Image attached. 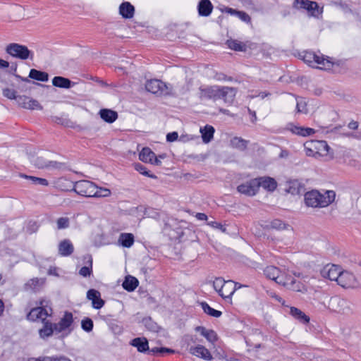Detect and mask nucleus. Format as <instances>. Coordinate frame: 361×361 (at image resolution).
<instances>
[{
	"mask_svg": "<svg viewBox=\"0 0 361 361\" xmlns=\"http://www.w3.org/2000/svg\"><path fill=\"white\" fill-rule=\"evenodd\" d=\"M36 304L38 306L32 308L27 314L26 318L31 322L41 319L43 326L39 330V335L41 338L47 339L54 333L56 334V323L47 319V317H51L53 314L51 302L49 300L41 299Z\"/></svg>",
	"mask_w": 361,
	"mask_h": 361,
	"instance_id": "f257e3e1",
	"label": "nucleus"
},
{
	"mask_svg": "<svg viewBox=\"0 0 361 361\" xmlns=\"http://www.w3.org/2000/svg\"><path fill=\"white\" fill-rule=\"evenodd\" d=\"M336 197V193L333 190H326L321 193L317 190H312L305 194V203L307 207L312 208H322L331 204Z\"/></svg>",
	"mask_w": 361,
	"mask_h": 361,
	"instance_id": "f03ea898",
	"label": "nucleus"
},
{
	"mask_svg": "<svg viewBox=\"0 0 361 361\" xmlns=\"http://www.w3.org/2000/svg\"><path fill=\"white\" fill-rule=\"evenodd\" d=\"M145 89L147 92L159 96H175L173 87L158 79H151L146 82Z\"/></svg>",
	"mask_w": 361,
	"mask_h": 361,
	"instance_id": "7ed1b4c3",
	"label": "nucleus"
},
{
	"mask_svg": "<svg viewBox=\"0 0 361 361\" xmlns=\"http://www.w3.org/2000/svg\"><path fill=\"white\" fill-rule=\"evenodd\" d=\"M59 183H70L73 186L71 190L75 192L79 195L87 197H92L93 191L95 190V184L87 180H81L75 183H72L67 179L61 178Z\"/></svg>",
	"mask_w": 361,
	"mask_h": 361,
	"instance_id": "20e7f679",
	"label": "nucleus"
},
{
	"mask_svg": "<svg viewBox=\"0 0 361 361\" xmlns=\"http://www.w3.org/2000/svg\"><path fill=\"white\" fill-rule=\"evenodd\" d=\"M302 60L307 64L312 65L316 63L319 65L318 68L322 70H331L334 63L329 57H325L324 55H318L312 51H305L302 56Z\"/></svg>",
	"mask_w": 361,
	"mask_h": 361,
	"instance_id": "39448f33",
	"label": "nucleus"
},
{
	"mask_svg": "<svg viewBox=\"0 0 361 361\" xmlns=\"http://www.w3.org/2000/svg\"><path fill=\"white\" fill-rule=\"evenodd\" d=\"M6 52L14 58L21 60L33 59V53L28 48L18 43H11L6 47Z\"/></svg>",
	"mask_w": 361,
	"mask_h": 361,
	"instance_id": "423d86ee",
	"label": "nucleus"
},
{
	"mask_svg": "<svg viewBox=\"0 0 361 361\" xmlns=\"http://www.w3.org/2000/svg\"><path fill=\"white\" fill-rule=\"evenodd\" d=\"M293 7L295 9H304L310 16L318 18L322 13V8H319L316 1L310 0H294Z\"/></svg>",
	"mask_w": 361,
	"mask_h": 361,
	"instance_id": "0eeeda50",
	"label": "nucleus"
},
{
	"mask_svg": "<svg viewBox=\"0 0 361 361\" xmlns=\"http://www.w3.org/2000/svg\"><path fill=\"white\" fill-rule=\"evenodd\" d=\"M73 314L68 311L65 312L63 317L56 323V334L63 333V336H68L73 330Z\"/></svg>",
	"mask_w": 361,
	"mask_h": 361,
	"instance_id": "6e6552de",
	"label": "nucleus"
},
{
	"mask_svg": "<svg viewBox=\"0 0 361 361\" xmlns=\"http://www.w3.org/2000/svg\"><path fill=\"white\" fill-rule=\"evenodd\" d=\"M237 190L245 195L254 196L259 190V183L255 178H253L239 185Z\"/></svg>",
	"mask_w": 361,
	"mask_h": 361,
	"instance_id": "1a4fd4ad",
	"label": "nucleus"
},
{
	"mask_svg": "<svg viewBox=\"0 0 361 361\" xmlns=\"http://www.w3.org/2000/svg\"><path fill=\"white\" fill-rule=\"evenodd\" d=\"M264 274L267 279L274 281L278 284L286 285L287 283V281H285L286 277L281 274V271L274 266L267 267L264 270Z\"/></svg>",
	"mask_w": 361,
	"mask_h": 361,
	"instance_id": "9d476101",
	"label": "nucleus"
},
{
	"mask_svg": "<svg viewBox=\"0 0 361 361\" xmlns=\"http://www.w3.org/2000/svg\"><path fill=\"white\" fill-rule=\"evenodd\" d=\"M30 162L38 169H59L62 164L56 161H47L42 157L32 156Z\"/></svg>",
	"mask_w": 361,
	"mask_h": 361,
	"instance_id": "9b49d317",
	"label": "nucleus"
},
{
	"mask_svg": "<svg viewBox=\"0 0 361 361\" xmlns=\"http://www.w3.org/2000/svg\"><path fill=\"white\" fill-rule=\"evenodd\" d=\"M218 90L219 86L213 85V86H207L203 87L201 86L199 88V98L201 100H218Z\"/></svg>",
	"mask_w": 361,
	"mask_h": 361,
	"instance_id": "f8f14e48",
	"label": "nucleus"
},
{
	"mask_svg": "<svg viewBox=\"0 0 361 361\" xmlns=\"http://www.w3.org/2000/svg\"><path fill=\"white\" fill-rule=\"evenodd\" d=\"M218 100L223 99L226 104H231L235 97L237 90L228 86H219Z\"/></svg>",
	"mask_w": 361,
	"mask_h": 361,
	"instance_id": "ddd939ff",
	"label": "nucleus"
},
{
	"mask_svg": "<svg viewBox=\"0 0 361 361\" xmlns=\"http://www.w3.org/2000/svg\"><path fill=\"white\" fill-rule=\"evenodd\" d=\"M336 281L339 286L345 288L354 287L356 283L355 277L352 273L342 270Z\"/></svg>",
	"mask_w": 361,
	"mask_h": 361,
	"instance_id": "4468645a",
	"label": "nucleus"
},
{
	"mask_svg": "<svg viewBox=\"0 0 361 361\" xmlns=\"http://www.w3.org/2000/svg\"><path fill=\"white\" fill-rule=\"evenodd\" d=\"M341 268L335 264H326L321 270V275L331 281H336L339 276Z\"/></svg>",
	"mask_w": 361,
	"mask_h": 361,
	"instance_id": "2eb2a0df",
	"label": "nucleus"
},
{
	"mask_svg": "<svg viewBox=\"0 0 361 361\" xmlns=\"http://www.w3.org/2000/svg\"><path fill=\"white\" fill-rule=\"evenodd\" d=\"M16 102L20 107L24 109L31 110L42 109L38 101L25 95L18 96L16 98Z\"/></svg>",
	"mask_w": 361,
	"mask_h": 361,
	"instance_id": "dca6fc26",
	"label": "nucleus"
},
{
	"mask_svg": "<svg viewBox=\"0 0 361 361\" xmlns=\"http://www.w3.org/2000/svg\"><path fill=\"white\" fill-rule=\"evenodd\" d=\"M87 298L92 301V307L96 310L101 309L105 304V301L101 298V293L95 289H90L87 292Z\"/></svg>",
	"mask_w": 361,
	"mask_h": 361,
	"instance_id": "f3484780",
	"label": "nucleus"
},
{
	"mask_svg": "<svg viewBox=\"0 0 361 361\" xmlns=\"http://www.w3.org/2000/svg\"><path fill=\"white\" fill-rule=\"evenodd\" d=\"M189 353L205 360H211L213 358L209 350L202 345L191 346L189 349Z\"/></svg>",
	"mask_w": 361,
	"mask_h": 361,
	"instance_id": "a211bd4d",
	"label": "nucleus"
},
{
	"mask_svg": "<svg viewBox=\"0 0 361 361\" xmlns=\"http://www.w3.org/2000/svg\"><path fill=\"white\" fill-rule=\"evenodd\" d=\"M58 250L60 255L67 257L72 255L74 247L70 240L65 239L59 243Z\"/></svg>",
	"mask_w": 361,
	"mask_h": 361,
	"instance_id": "6ab92c4d",
	"label": "nucleus"
},
{
	"mask_svg": "<svg viewBox=\"0 0 361 361\" xmlns=\"http://www.w3.org/2000/svg\"><path fill=\"white\" fill-rule=\"evenodd\" d=\"M285 281H287V283L283 286L287 287V288L291 290L301 293H305L307 291V288L302 283L298 281L295 279H292L291 277H286Z\"/></svg>",
	"mask_w": 361,
	"mask_h": 361,
	"instance_id": "aec40b11",
	"label": "nucleus"
},
{
	"mask_svg": "<svg viewBox=\"0 0 361 361\" xmlns=\"http://www.w3.org/2000/svg\"><path fill=\"white\" fill-rule=\"evenodd\" d=\"M213 5L209 0H200L197 5L198 14L200 16H209L213 10Z\"/></svg>",
	"mask_w": 361,
	"mask_h": 361,
	"instance_id": "412c9836",
	"label": "nucleus"
},
{
	"mask_svg": "<svg viewBox=\"0 0 361 361\" xmlns=\"http://www.w3.org/2000/svg\"><path fill=\"white\" fill-rule=\"evenodd\" d=\"M255 179L259 183V188L262 187L269 191H274L277 187V183L273 178L261 177Z\"/></svg>",
	"mask_w": 361,
	"mask_h": 361,
	"instance_id": "4be33fe9",
	"label": "nucleus"
},
{
	"mask_svg": "<svg viewBox=\"0 0 361 361\" xmlns=\"http://www.w3.org/2000/svg\"><path fill=\"white\" fill-rule=\"evenodd\" d=\"M237 284L238 283H235L231 280L226 281L219 295L225 299L230 298L236 290Z\"/></svg>",
	"mask_w": 361,
	"mask_h": 361,
	"instance_id": "5701e85b",
	"label": "nucleus"
},
{
	"mask_svg": "<svg viewBox=\"0 0 361 361\" xmlns=\"http://www.w3.org/2000/svg\"><path fill=\"white\" fill-rule=\"evenodd\" d=\"M130 344L135 347L138 352L140 353H146L149 350V343L148 341L145 337H137L133 338L130 342Z\"/></svg>",
	"mask_w": 361,
	"mask_h": 361,
	"instance_id": "b1692460",
	"label": "nucleus"
},
{
	"mask_svg": "<svg viewBox=\"0 0 361 361\" xmlns=\"http://www.w3.org/2000/svg\"><path fill=\"white\" fill-rule=\"evenodd\" d=\"M288 129L294 134L306 137L311 135L315 133V130L311 128H305L302 126H296L292 123L288 125Z\"/></svg>",
	"mask_w": 361,
	"mask_h": 361,
	"instance_id": "393cba45",
	"label": "nucleus"
},
{
	"mask_svg": "<svg viewBox=\"0 0 361 361\" xmlns=\"http://www.w3.org/2000/svg\"><path fill=\"white\" fill-rule=\"evenodd\" d=\"M135 8L129 2H123L119 6V13L126 19L132 18L134 16Z\"/></svg>",
	"mask_w": 361,
	"mask_h": 361,
	"instance_id": "a878e982",
	"label": "nucleus"
},
{
	"mask_svg": "<svg viewBox=\"0 0 361 361\" xmlns=\"http://www.w3.org/2000/svg\"><path fill=\"white\" fill-rule=\"evenodd\" d=\"M99 114L102 120L109 123H114L118 118V113L109 109H102Z\"/></svg>",
	"mask_w": 361,
	"mask_h": 361,
	"instance_id": "bb28decb",
	"label": "nucleus"
},
{
	"mask_svg": "<svg viewBox=\"0 0 361 361\" xmlns=\"http://www.w3.org/2000/svg\"><path fill=\"white\" fill-rule=\"evenodd\" d=\"M305 190V185L298 180H293L288 182V188L287 192L295 195H300Z\"/></svg>",
	"mask_w": 361,
	"mask_h": 361,
	"instance_id": "cd10ccee",
	"label": "nucleus"
},
{
	"mask_svg": "<svg viewBox=\"0 0 361 361\" xmlns=\"http://www.w3.org/2000/svg\"><path fill=\"white\" fill-rule=\"evenodd\" d=\"M52 84L57 87L68 89L72 87L73 82L68 78L62 76H55L52 79Z\"/></svg>",
	"mask_w": 361,
	"mask_h": 361,
	"instance_id": "c85d7f7f",
	"label": "nucleus"
},
{
	"mask_svg": "<svg viewBox=\"0 0 361 361\" xmlns=\"http://www.w3.org/2000/svg\"><path fill=\"white\" fill-rule=\"evenodd\" d=\"M290 314L302 324H307L310 322V317L297 307H291Z\"/></svg>",
	"mask_w": 361,
	"mask_h": 361,
	"instance_id": "c756f323",
	"label": "nucleus"
},
{
	"mask_svg": "<svg viewBox=\"0 0 361 361\" xmlns=\"http://www.w3.org/2000/svg\"><path fill=\"white\" fill-rule=\"evenodd\" d=\"M138 280L132 276H128L126 277L123 282V288L128 292L133 291L138 286Z\"/></svg>",
	"mask_w": 361,
	"mask_h": 361,
	"instance_id": "7c9ffc66",
	"label": "nucleus"
},
{
	"mask_svg": "<svg viewBox=\"0 0 361 361\" xmlns=\"http://www.w3.org/2000/svg\"><path fill=\"white\" fill-rule=\"evenodd\" d=\"M134 235L129 233H123L118 238L119 243L124 247H130L134 243Z\"/></svg>",
	"mask_w": 361,
	"mask_h": 361,
	"instance_id": "2f4dec72",
	"label": "nucleus"
},
{
	"mask_svg": "<svg viewBox=\"0 0 361 361\" xmlns=\"http://www.w3.org/2000/svg\"><path fill=\"white\" fill-rule=\"evenodd\" d=\"M29 78L37 81L47 82L49 80V75L46 72L32 68L30 71Z\"/></svg>",
	"mask_w": 361,
	"mask_h": 361,
	"instance_id": "473e14b6",
	"label": "nucleus"
},
{
	"mask_svg": "<svg viewBox=\"0 0 361 361\" xmlns=\"http://www.w3.org/2000/svg\"><path fill=\"white\" fill-rule=\"evenodd\" d=\"M154 157L155 153L152 152L149 147H144L139 154L140 160L146 163L152 162V160Z\"/></svg>",
	"mask_w": 361,
	"mask_h": 361,
	"instance_id": "72a5a7b5",
	"label": "nucleus"
},
{
	"mask_svg": "<svg viewBox=\"0 0 361 361\" xmlns=\"http://www.w3.org/2000/svg\"><path fill=\"white\" fill-rule=\"evenodd\" d=\"M214 131L213 126L209 125H207L204 128L201 129L200 132L203 142L205 143L209 142L213 138Z\"/></svg>",
	"mask_w": 361,
	"mask_h": 361,
	"instance_id": "f704fd0d",
	"label": "nucleus"
},
{
	"mask_svg": "<svg viewBox=\"0 0 361 361\" xmlns=\"http://www.w3.org/2000/svg\"><path fill=\"white\" fill-rule=\"evenodd\" d=\"M226 44L231 49L236 51H245L247 50L246 44L236 39H228Z\"/></svg>",
	"mask_w": 361,
	"mask_h": 361,
	"instance_id": "c9c22d12",
	"label": "nucleus"
},
{
	"mask_svg": "<svg viewBox=\"0 0 361 361\" xmlns=\"http://www.w3.org/2000/svg\"><path fill=\"white\" fill-rule=\"evenodd\" d=\"M200 305L204 312L211 317L218 318L222 314L221 311L214 310V308L211 307L206 302H202Z\"/></svg>",
	"mask_w": 361,
	"mask_h": 361,
	"instance_id": "e433bc0d",
	"label": "nucleus"
},
{
	"mask_svg": "<svg viewBox=\"0 0 361 361\" xmlns=\"http://www.w3.org/2000/svg\"><path fill=\"white\" fill-rule=\"evenodd\" d=\"M248 141L241 138L235 137L231 140V145L233 147L237 148L241 151L246 149Z\"/></svg>",
	"mask_w": 361,
	"mask_h": 361,
	"instance_id": "4c0bfd02",
	"label": "nucleus"
},
{
	"mask_svg": "<svg viewBox=\"0 0 361 361\" xmlns=\"http://www.w3.org/2000/svg\"><path fill=\"white\" fill-rule=\"evenodd\" d=\"M290 226L280 219H276L271 221L269 225H267V228L276 229V230H284L287 229Z\"/></svg>",
	"mask_w": 361,
	"mask_h": 361,
	"instance_id": "58836bf2",
	"label": "nucleus"
},
{
	"mask_svg": "<svg viewBox=\"0 0 361 361\" xmlns=\"http://www.w3.org/2000/svg\"><path fill=\"white\" fill-rule=\"evenodd\" d=\"M111 192L106 188H99L95 185V190L93 191L92 197H109Z\"/></svg>",
	"mask_w": 361,
	"mask_h": 361,
	"instance_id": "ea45409f",
	"label": "nucleus"
},
{
	"mask_svg": "<svg viewBox=\"0 0 361 361\" xmlns=\"http://www.w3.org/2000/svg\"><path fill=\"white\" fill-rule=\"evenodd\" d=\"M135 169L138 171L140 173L146 176L147 177H149L153 179L157 178V176L154 175V173H150L149 171L147 169V168L140 163H135L134 165Z\"/></svg>",
	"mask_w": 361,
	"mask_h": 361,
	"instance_id": "a19ab883",
	"label": "nucleus"
},
{
	"mask_svg": "<svg viewBox=\"0 0 361 361\" xmlns=\"http://www.w3.org/2000/svg\"><path fill=\"white\" fill-rule=\"evenodd\" d=\"M87 262L89 265L82 267L79 271L80 275L83 277L90 276L92 274V259L91 256H88Z\"/></svg>",
	"mask_w": 361,
	"mask_h": 361,
	"instance_id": "79ce46f5",
	"label": "nucleus"
},
{
	"mask_svg": "<svg viewBox=\"0 0 361 361\" xmlns=\"http://www.w3.org/2000/svg\"><path fill=\"white\" fill-rule=\"evenodd\" d=\"M70 226V219L66 216L59 217L56 220V228L62 230L68 228Z\"/></svg>",
	"mask_w": 361,
	"mask_h": 361,
	"instance_id": "37998d69",
	"label": "nucleus"
},
{
	"mask_svg": "<svg viewBox=\"0 0 361 361\" xmlns=\"http://www.w3.org/2000/svg\"><path fill=\"white\" fill-rule=\"evenodd\" d=\"M21 176L32 180V183L35 185H41L44 186H47L49 185L48 180L45 178L27 175H22Z\"/></svg>",
	"mask_w": 361,
	"mask_h": 361,
	"instance_id": "c03bdc74",
	"label": "nucleus"
},
{
	"mask_svg": "<svg viewBox=\"0 0 361 361\" xmlns=\"http://www.w3.org/2000/svg\"><path fill=\"white\" fill-rule=\"evenodd\" d=\"M40 285V280L38 278H34L29 280L25 285V288L26 290L31 289L33 290H36L38 289Z\"/></svg>",
	"mask_w": 361,
	"mask_h": 361,
	"instance_id": "a18cd8bd",
	"label": "nucleus"
},
{
	"mask_svg": "<svg viewBox=\"0 0 361 361\" xmlns=\"http://www.w3.org/2000/svg\"><path fill=\"white\" fill-rule=\"evenodd\" d=\"M93 321L89 317L83 319L81 322V327L86 332L92 331L93 329Z\"/></svg>",
	"mask_w": 361,
	"mask_h": 361,
	"instance_id": "49530a36",
	"label": "nucleus"
},
{
	"mask_svg": "<svg viewBox=\"0 0 361 361\" xmlns=\"http://www.w3.org/2000/svg\"><path fill=\"white\" fill-rule=\"evenodd\" d=\"M226 281L221 277L216 278L215 280L213 281V287L215 289V290L220 294L224 285Z\"/></svg>",
	"mask_w": 361,
	"mask_h": 361,
	"instance_id": "de8ad7c7",
	"label": "nucleus"
},
{
	"mask_svg": "<svg viewBox=\"0 0 361 361\" xmlns=\"http://www.w3.org/2000/svg\"><path fill=\"white\" fill-rule=\"evenodd\" d=\"M3 95L9 99H16L18 96H16V92L10 88H4L3 90Z\"/></svg>",
	"mask_w": 361,
	"mask_h": 361,
	"instance_id": "09e8293b",
	"label": "nucleus"
},
{
	"mask_svg": "<svg viewBox=\"0 0 361 361\" xmlns=\"http://www.w3.org/2000/svg\"><path fill=\"white\" fill-rule=\"evenodd\" d=\"M207 225L209 226L217 228L221 230L223 233H225L226 231V228L225 226L222 225L221 224L216 222L215 221H211L207 222Z\"/></svg>",
	"mask_w": 361,
	"mask_h": 361,
	"instance_id": "8fccbe9b",
	"label": "nucleus"
},
{
	"mask_svg": "<svg viewBox=\"0 0 361 361\" xmlns=\"http://www.w3.org/2000/svg\"><path fill=\"white\" fill-rule=\"evenodd\" d=\"M17 71V64L15 63V64H12L11 68H10V70L8 71V73L11 75H15L17 78H19L23 81H25V82H30V80L27 78H22L21 76L18 75H16V73Z\"/></svg>",
	"mask_w": 361,
	"mask_h": 361,
	"instance_id": "3c124183",
	"label": "nucleus"
},
{
	"mask_svg": "<svg viewBox=\"0 0 361 361\" xmlns=\"http://www.w3.org/2000/svg\"><path fill=\"white\" fill-rule=\"evenodd\" d=\"M296 111H297V113L306 114L307 111L306 103L303 101L297 102Z\"/></svg>",
	"mask_w": 361,
	"mask_h": 361,
	"instance_id": "603ef678",
	"label": "nucleus"
},
{
	"mask_svg": "<svg viewBox=\"0 0 361 361\" xmlns=\"http://www.w3.org/2000/svg\"><path fill=\"white\" fill-rule=\"evenodd\" d=\"M205 338L211 343H214L217 340V334L214 330L209 329L205 335Z\"/></svg>",
	"mask_w": 361,
	"mask_h": 361,
	"instance_id": "864d4df0",
	"label": "nucleus"
},
{
	"mask_svg": "<svg viewBox=\"0 0 361 361\" xmlns=\"http://www.w3.org/2000/svg\"><path fill=\"white\" fill-rule=\"evenodd\" d=\"M237 16L245 23H250L251 22V18L244 11H238V13H237Z\"/></svg>",
	"mask_w": 361,
	"mask_h": 361,
	"instance_id": "5fc2aeb1",
	"label": "nucleus"
},
{
	"mask_svg": "<svg viewBox=\"0 0 361 361\" xmlns=\"http://www.w3.org/2000/svg\"><path fill=\"white\" fill-rule=\"evenodd\" d=\"M178 133L175 132V131L169 133L166 135V140L170 142L176 141L178 139Z\"/></svg>",
	"mask_w": 361,
	"mask_h": 361,
	"instance_id": "6e6d98bb",
	"label": "nucleus"
},
{
	"mask_svg": "<svg viewBox=\"0 0 361 361\" xmlns=\"http://www.w3.org/2000/svg\"><path fill=\"white\" fill-rule=\"evenodd\" d=\"M214 78L217 80H228V81H231L232 80V78L231 77H228V76H227L226 75H225L223 73H216L215 75Z\"/></svg>",
	"mask_w": 361,
	"mask_h": 361,
	"instance_id": "4d7b16f0",
	"label": "nucleus"
},
{
	"mask_svg": "<svg viewBox=\"0 0 361 361\" xmlns=\"http://www.w3.org/2000/svg\"><path fill=\"white\" fill-rule=\"evenodd\" d=\"M33 361H56V357L42 356L37 358L32 357Z\"/></svg>",
	"mask_w": 361,
	"mask_h": 361,
	"instance_id": "13d9d810",
	"label": "nucleus"
},
{
	"mask_svg": "<svg viewBox=\"0 0 361 361\" xmlns=\"http://www.w3.org/2000/svg\"><path fill=\"white\" fill-rule=\"evenodd\" d=\"M269 295L274 298L276 300H277L279 302L281 303L283 305H285V300L281 298L280 296H279L278 295H276L275 293L274 292H270L269 293Z\"/></svg>",
	"mask_w": 361,
	"mask_h": 361,
	"instance_id": "bf43d9fd",
	"label": "nucleus"
},
{
	"mask_svg": "<svg viewBox=\"0 0 361 361\" xmlns=\"http://www.w3.org/2000/svg\"><path fill=\"white\" fill-rule=\"evenodd\" d=\"M195 330L197 331H199L201 334V335L203 336L204 338H205V335H207V334L209 331V329H207L206 328H204L203 326H197V327H196Z\"/></svg>",
	"mask_w": 361,
	"mask_h": 361,
	"instance_id": "052dcab7",
	"label": "nucleus"
},
{
	"mask_svg": "<svg viewBox=\"0 0 361 361\" xmlns=\"http://www.w3.org/2000/svg\"><path fill=\"white\" fill-rule=\"evenodd\" d=\"M195 217L200 221L207 220V216L204 213H197Z\"/></svg>",
	"mask_w": 361,
	"mask_h": 361,
	"instance_id": "680f3d73",
	"label": "nucleus"
},
{
	"mask_svg": "<svg viewBox=\"0 0 361 361\" xmlns=\"http://www.w3.org/2000/svg\"><path fill=\"white\" fill-rule=\"evenodd\" d=\"M348 128L352 130H356L358 128V123L357 121H352L348 123Z\"/></svg>",
	"mask_w": 361,
	"mask_h": 361,
	"instance_id": "e2e57ef3",
	"label": "nucleus"
},
{
	"mask_svg": "<svg viewBox=\"0 0 361 361\" xmlns=\"http://www.w3.org/2000/svg\"><path fill=\"white\" fill-rule=\"evenodd\" d=\"M248 112H249L250 115L252 116V118H251L252 123H255V121H257L256 112L254 111H252L249 108H248Z\"/></svg>",
	"mask_w": 361,
	"mask_h": 361,
	"instance_id": "0e129e2a",
	"label": "nucleus"
},
{
	"mask_svg": "<svg viewBox=\"0 0 361 361\" xmlns=\"http://www.w3.org/2000/svg\"><path fill=\"white\" fill-rule=\"evenodd\" d=\"M9 67V63L7 61L0 59V68H6Z\"/></svg>",
	"mask_w": 361,
	"mask_h": 361,
	"instance_id": "69168bd1",
	"label": "nucleus"
},
{
	"mask_svg": "<svg viewBox=\"0 0 361 361\" xmlns=\"http://www.w3.org/2000/svg\"><path fill=\"white\" fill-rule=\"evenodd\" d=\"M160 350H161V353H174L173 350H172L171 348H165V347L160 348Z\"/></svg>",
	"mask_w": 361,
	"mask_h": 361,
	"instance_id": "338daca9",
	"label": "nucleus"
},
{
	"mask_svg": "<svg viewBox=\"0 0 361 361\" xmlns=\"http://www.w3.org/2000/svg\"><path fill=\"white\" fill-rule=\"evenodd\" d=\"M56 361H72L65 356L56 357Z\"/></svg>",
	"mask_w": 361,
	"mask_h": 361,
	"instance_id": "774afa93",
	"label": "nucleus"
}]
</instances>
